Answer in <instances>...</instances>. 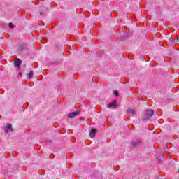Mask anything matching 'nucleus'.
<instances>
[{
  "mask_svg": "<svg viewBox=\"0 0 179 179\" xmlns=\"http://www.w3.org/2000/svg\"><path fill=\"white\" fill-rule=\"evenodd\" d=\"M155 112L152 110L148 109L146 110L144 112V116H143V120H149V118L152 117Z\"/></svg>",
  "mask_w": 179,
  "mask_h": 179,
  "instance_id": "obj_1",
  "label": "nucleus"
},
{
  "mask_svg": "<svg viewBox=\"0 0 179 179\" xmlns=\"http://www.w3.org/2000/svg\"><path fill=\"white\" fill-rule=\"evenodd\" d=\"M141 145H142V140L138 139L131 141V146H133V148H138V146H141Z\"/></svg>",
  "mask_w": 179,
  "mask_h": 179,
  "instance_id": "obj_2",
  "label": "nucleus"
},
{
  "mask_svg": "<svg viewBox=\"0 0 179 179\" xmlns=\"http://www.w3.org/2000/svg\"><path fill=\"white\" fill-rule=\"evenodd\" d=\"M5 132L6 134H8V132H13V128H12V124H10V123H8L6 124Z\"/></svg>",
  "mask_w": 179,
  "mask_h": 179,
  "instance_id": "obj_3",
  "label": "nucleus"
},
{
  "mask_svg": "<svg viewBox=\"0 0 179 179\" xmlns=\"http://www.w3.org/2000/svg\"><path fill=\"white\" fill-rule=\"evenodd\" d=\"M80 114V111L77 110L76 112H72L69 114V118H73L74 117H76Z\"/></svg>",
  "mask_w": 179,
  "mask_h": 179,
  "instance_id": "obj_4",
  "label": "nucleus"
},
{
  "mask_svg": "<svg viewBox=\"0 0 179 179\" xmlns=\"http://www.w3.org/2000/svg\"><path fill=\"white\" fill-rule=\"evenodd\" d=\"M14 65L17 68H19V66H20L22 65V60H20V59H19V58H15L14 59Z\"/></svg>",
  "mask_w": 179,
  "mask_h": 179,
  "instance_id": "obj_5",
  "label": "nucleus"
},
{
  "mask_svg": "<svg viewBox=\"0 0 179 179\" xmlns=\"http://www.w3.org/2000/svg\"><path fill=\"white\" fill-rule=\"evenodd\" d=\"M108 107L109 108H111V107H113L114 108H115V107H117V101H113L111 103L108 104Z\"/></svg>",
  "mask_w": 179,
  "mask_h": 179,
  "instance_id": "obj_6",
  "label": "nucleus"
},
{
  "mask_svg": "<svg viewBox=\"0 0 179 179\" xmlns=\"http://www.w3.org/2000/svg\"><path fill=\"white\" fill-rule=\"evenodd\" d=\"M96 132H97V129H92L90 131V136L91 138H94V136H96Z\"/></svg>",
  "mask_w": 179,
  "mask_h": 179,
  "instance_id": "obj_7",
  "label": "nucleus"
},
{
  "mask_svg": "<svg viewBox=\"0 0 179 179\" xmlns=\"http://www.w3.org/2000/svg\"><path fill=\"white\" fill-rule=\"evenodd\" d=\"M127 113H128V114H130L131 115H135V110L128 108L127 109Z\"/></svg>",
  "mask_w": 179,
  "mask_h": 179,
  "instance_id": "obj_8",
  "label": "nucleus"
},
{
  "mask_svg": "<svg viewBox=\"0 0 179 179\" xmlns=\"http://www.w3.org/2000/svg\"><path fill=\"white\" fill-rule=\"evenodd\" d=\"M28 78H31L33 76V71H30L28 75H27Z\"/></svg>",
  "mask_w": 179,
  "mask_h": 179,
  "instance_id": "obj_9",
  "label": "nucleus"
},
{
  "mask_svg": "<svg viewBox=\"0 0 179 179\" xmlns=\"http://www.w3.org/2000/svg\"><path fill=\"white\" fill-rule=\"evenodd\" d=\"M113 94H114L115 96H116V97H117V96H119L118 91L115 90V91L113 92Z\"/></svg>",
  "mask_w": 179,
  "mask_h": 179,
  "instance_id": "obj_10",
  "label": "nucleus"
},
{
  "mask_svg": "<svg viewBox=\"0 0 179 179\" xmlns=\"http://www.w3.org/2000/svg\"><path fill=\"white\" fill-rule=\"evenodd\" d=\"M9 27H10L11 29L13 28V24H12V22H10L8 24Z\"/></svg>",
  "mask_w": 179,
  "mask_h": 179,
  "instance_id": "obj_11",
  "label": "nucleus"
},
{
  "mask_svg": "<svg viewBox=\"0 0 179 179\" xmlns=\"http://www.w3.org/2000/svg\"><path fill=\"white\" fill-rule=\"evenodd\" d=\"M171 41H172V43H177V41H178V39H177V41H175L174 39H172Z\"/></svg>",
  "mask_w": 179,
  "mask_h": 179,
  "instance_id": "obj_12",
  "label": "nucleus"
},
{
  "mask_svg": "<svg viewBox=\"0 0 179 179\" xmlns=\"http://www.w3.org/2000/svg\"><path fill=\"white\" fill-rule=\"evenodd\" d=\"M40 15H41V16H44V13L41 12V13H40Z\"/></svg>",
  "mask_w": 179,
  "mask_h": 179,
  "instance_id": "obj_13",
  "label": "nucleus"
},
{
  "mask_svg": "<svg viewBox=\"0 0 179 179\" xmlns=\"http://www.w3.org/2000/svg\"><path fill=\"white\" fill-rule=\"evenodd\" d=\"M178 173H179V170H178Z\"/></svg>",
  "mask_w": 179,
  "mask_h": 179,
  "instance_id": "obj_14",
  "label": "nucleus"
}]
</instances>
